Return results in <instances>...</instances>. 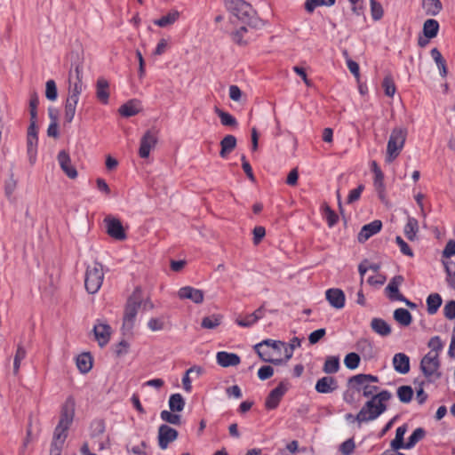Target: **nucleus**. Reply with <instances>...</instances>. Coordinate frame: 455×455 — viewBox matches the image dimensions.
<instances>
[{"instance_id": "1", "label": "nucleus", "mask_w": 455, "mask_h": 455, "mask_svg": "<svg viewBox=\"0 0 455 455\" xmlns=\"http://www.w3.org/2000/svg\"><path fill=\"white\" fill-rule=\"evenodd\" d=\"M391 397L392 394L388 390H381L371 397L355 416L356 422L360 425L377 419L387 411V403Z\"/></svg>"}, {"instance_id": "2", "label": "nucleus", "mask_w": 455, "mask_h": 455, "mask_svg": "<svg viewBox=\"0 0 455 455\" xmlns=\"http://www.w3.org/2000/svg\"><path fill=\"white\" fill-rule=\"evenodd\" d=\"M225 7L238 20L255 29L264 27V21L257 16L251 4L244 0H225Z\"/></svg>"}, {"instance_id": "3", "label": "nucleus", "mask_w": 455, "mask_h": 455, "mask_svg": "<svg viewBox=\"0 0 455 455\" xmlns=\"http://www.w3.org/2000/svg\"><path fill=\"white\" fill-rule=\"evenodd\" d=\"M284 342L267 339L254 346V350L264 362L279 365L283 363L282 347Z\"/></svg>"}, {"instance_id": "4", "label": "nucleus", "mask_w": 455, "mask_h": 455, "mask_svg": "<svg viewBox=\"0 0 455 455\" xmlns=\"http://www.w3.org/2000/svg\"><path fill=\"white\" fill-rule=\"evenodd\" d=\"M104 279L103 267L100 263L88 266L85 272L84 286L86 291L94 294L98 292Z\"/></svg>"}, {"instance_id": "5", "label": "nucleus", "mask_w": 455, "mask_h": 455, "mask_svg": "<svg viewBox=\"0 0 455 455\" xmlns=\"http://www.w3.org/2000/svg\"><path fill=\"white\" fill-rule=\"evenodd\" d=\"M139 292V289H136L127 300L123 323V329L127 332L133 329L138 309L140 307V297Z\"/></svg>"}, {"instance_id": "6", "label": "nucleus", "mask_w": 455, "mask_h": 455, "mask_svg": "<svg viewBox=\"0 0 455 455\" xmlns=\"http://www.w3.org/2000/svg\"><path fill=\"white\" fill-rule=\"evenodd\" d=\"M84 88L82 67L79 64H72V68L68 74V92L67 99L79 101V97Z\"/></svg>"}, {"instance_id": "7", "label": "nucleus", "mask_w": 455, "mask_h": 455, "mask_svg": "<svg viewBox=\"0 0 455 455\" xmlns=\"http://www.w3.org/2000/svg\"><path fill=\"white\" fill-rule=\"evenodd\" d=\"M420 369L429 381L440 379V361L435 353H427L420 361Z\"/></svg>"}, {"instance_id": "8", "label": "nucleus", "mask_w": 455, "mask_h": 455, "mask_svg": "<svg viewBox=\"0 0 455 455\" xmlns=\"http://www.w3.org/2000/svg\"><path fill=\"white\" fill-rule=\"evenodd\" d=\"M289 387L290 384L288 382L281 381L278 386L274 388L267 395L265 402L266 408L267 410L275 409L279 405L282 397L288 391Z\"/></svg>"}, {"instance_id": "9", "label": "nucleus", "mask_w": 455, "mask_h": 455, "mask_svg": "<svg viewBox=\"0 0 455 455\" xmlns=\"http://www.w3.org/2000/svg\"><path fill=\"white\" fill-rule=\"evenodd\" d=\"M75 410H76V401L75 398L69 395L64 402L60 410V421L61 425H65L70 427L74 417H75Z\"/></svg>"}, {"instance_id": "10", "label": "nucleus", "mask_w": 455, "mask_h": 455, "mask_svg": "<svg viewBox=\"0 0 455 455\" xmlns=\"http://www.w3.org/2000/svg\"><path fill=\"white\" fill-rule=\"evenodd\" d=\"M178 431L166 424L158 428V445L161 450H166L169 444L178 438Z\"/></svg>"}, {"instance_id": "11", "label": "nucleus", "mask_w": 455, "mask_h": 455, "mask_svg": "<svg viewBox=\"0 0 455 455\" xmlns=\"http://www.w3.org/2000/svg\"><path fill=\"white\" fill-rule=\"evenodd\" d=\"M93 332L100 347H102L106 346L110 339L111 327L107 323L98 320L97 323L93 326Z\"/></svg>"}, {"instance_id": "12", "label": "nucleus", "mask_w": 455, "mask_h": 455, "mask_svg": "<svg viewBox=\"0 0 455 455\" xmlns=\"http://www.w3.org/2000/svg\"><path fill=\"white\" fill-rule=\"evenodd\" d=\"M178 296L180 299H188L196 304H201L204 299V293L202 290L192 286H184L178 291Z\"/></svg>"}, {"instance_id": "13", "label": "nucleus", "mask_w": 455, "mask_h": 455, "mask_svg": "<svg viewBox=\"0 0 455 455\" xmlns=\"http://www.w3.org/2000/svg\"><path fill=\"white\" fill-rule=\"evenodd\" d=\"M265 315V308L263 306L259 307L253 313L248 314L243 317L239 315L235 318V323L243 328H250L253 326L259 319Z\"/></svg>"}, {"instance_id": "14", "label": "nucleus", "mask_w": 455, "mask_h": 455, "mask_svg": "<svg viewBox=\"0 0 455 455\" xmlns=\"http://www.w3.org/2000/svg\"><path fill=\"white\" fill-rule=\"evenodd\" d=\"M107 233L116 240H124L126 237L122 223L117 219L107 217L104 220Z\"/></svg>"}, {"instance_id": "15", "label": "nucleus", "mask_w": 455, "mask_h": 455, "mask_svg": "<svg viewBox=\"0 0 455 455\" xmlns=\"http://www.w3.org/2000/svg\"><path fill=\"white\" fill-rule=\"evenodd\" d=\"M57 159L61 170L69 179L73 180L77 177V171L72 164L69 154L67 151H60Z\"/></svg>"}, {"instance_id": "16", "label": "nucleus", "mask_w": 455, "mask_h": 455, "mask_svg": "<svg viewBox=\"0 0 455 455\" xmlns=\"http://www.w3.org/2000/svg\"><path fill=\"white\" fill-rule=\"evenodd\" d=\"M327 301L331 307L341 309L345 306L346 297L342 290L338 288L328 289L325 292Z\"/></svg>"}, {"instance_id": "17", "label": "nucleus", "mask_w": 455, "mask_h": 455, "mask_svg": "<svg viewBox=\"0 0 455 455\" xmlns=\"http://www.w3.org/2000/svg\"><path fill=\"white\" fill-rule=\"evenodd\" d=\"M382 223L380 220H373L369 224L364 225L358 234V241L363 243L370 237L376 235L381 230Z\"/></svg>"}, {"instance_id": "18", "label": "nucleus", "mask_w": 455, "mask_h": 455, "mask_svg": "<svg viewBox=\"0 0 455 455\" xmlns=\"http://www.w3.org/2000/svg\"><path fill=\"white\" fill-rule=\"evenodd\" d=\"M216 361L219 365L224 368L236 366L241 362L238 355L226 351L218 352L216 354Z\"/></svg>"}, {"instance_id": "19", "label": "nucleus", "mask_w": 455, "mask_h": 455, "mask_svg": "<svg viewBox=\"0 0 455 455\" xmlns=\"http://www.w3.org/2000/svg\"><path fill=\"white\" fill-rule=\"evenodd\" d=\"M395 371L400 374H406L410 371V357L404 353H397L392 360Z\"/></svg>"}, {"instance_id": "20", "label": "nucleus", "mask_w": 455, "mask_h": 455, "mask_svg": "<svg viewBox=\"0 0 455 455\" xmlns=\"http://www.w3.org/2000/svg\"><path fill=\"white\" fill-rule=\"evenodd\" d=\"M403 282V278L401 275H395L394 276L390 282L388 283L387 286L386 287V292L387 297L390 300H398V298H401L403 296L399 292V286Z\"/></svg>"}, {"instance_id": "21", "label": "nucleus", "mask_w": 455, "mask_h": 455, "mask_svg": "<svg viewBox=\"0 0 455 455\" xmlns=\"http://www.w3.org/2000/svg\"><path fill=\"white\" fill-rule=\"evenodd\" d=\"M372 331L381 337H387L391 334V326L382 318L375 317L371 321Z\"/></svg>"}, {"instance_id": "22", "label": "nucleus", "mask_w": 455, "mask_h": 455, "mask_svg": "<svg viewBox=\"0 0 455 455\" xmlns=\"http://www.w3.org/2000/svg\"><path fill=\"white\" fill-rule=\"evenodd\" d=\"M96 97L102 104H108L109 99V84L103 77H100L97 80Z\"/></svg>"}, {"instance_id": "23", "label": "nucleus", "mask_w": 455, "mask_h": 455, "mask_svg": "<svg viewBox=\"0 0 455 455\" xmlns=\"http://www.w3.org/2000/svg\"><path fill=\"white\" fill-rule=\"evenodd\" d=\"M337 388V381L332 377H323L315 384V390L321 394H329Z\"/></svg>"}, {"instance_id": "24", "label": "nucleus", "mask_w": 455, "mask_h": 455, "mask_svg": "<svg viewBox=\"0 0 455 455\" xmlns=\"http://www.w3.org/2000/svg\"><path fill=\"white\" fill-rule=\"evenodd\" d=\"M180 17V12L177 10H171L166 15L156 19L153 23L160 28H167L173 25Z\"/></svg>"}, {"instance_id": "25", "label": "nucleus", "mask_w": 455, "mask_h": 455, "mask_svg": "<svg viewBox=\"0 0 455 455\" xmlns=\"http://www.w3.org/2000/svg\"><path fill=\"white\" fill-rule=\"evenodd\" d=\"M140 110V101L137 100H131L125 104L122 105L118 112L122 116L130 117L137 115Z\"/></svg>"}, {"instance_id": "26", "label": "nucleus", "mask_w": 455, "mask_h": 455, "mask_svg": "<svg viewBox=\"0 0 455 455\" xmlns=\"http://www.w3.org/2000/svg\"><path fill=\"white\" fill-rule=\"evenodd\" d=\"M407 432V425L403 424L396 428L395 437L391 441L390 447L393 450L405 449V443L403 437Z\"/></svg>"}, {"instance_id": "27", "label": "nucleus", "mask_w": 455, "mask_h": 455, "mask_svg": "<svg viewBox=\"0 0 455 455\" xmlns=\"http://www.w3.org/2000/svg\"><path fill=\"white\" fill-rule=\"evenodd\" d=\"M443 303L440 294L431 293L427 298V311L429 315H435Z\"/></svg>"}, {"instance_id": "28", "label": "nucleus", "mask_w": 455, "mask_h": 455, "mask_svg": "<svg viewBox=\"0 0 455 455\" xmlns=\"http://www.w3.org/2000/svg\"><path fill=\"white\" fill-rule=\"evenodd\" d=\"M77 103L78 101L75 100H66L63 115L64 124H70L73 121L76 115Z\"/></svg>"}, {"instance_id": "29", "label": "nucleus", "mask_w": 455, "mask_h": 455, "mask_svg": "<svg viewBox=\"0 0 455 455\" xmlns=\"http://www.w3.org/2000/svg\"><path fill=\"white\" fill-rule=\"evenodd\" d=\"M76 366L82 373H87L92 367V358L89 353H83L76 357Z\"/></svg>"}, {"instance_id": "30", "label": "nucleus", "mask_w": 455, "mask_h": 455, "mask_svg": "<svg viewBox=\"0 0 455 455\" xmlns=\"http://www.w3.org/2000/svg\"><path fill=\"white\" fill-rule=\"evenodd\" d=\"M404 235L405 236L411 240H415L417 236V233L419 231V223L418 220L413 217H408L407 223L404 226Z\"/></svg>"}, {"instance_id": "31", "label": "nucleus", "mask_w": 455, "mask_h": 455, "mask_svg": "<svg viewBox=\"0 0 455 455\" xmlns=\"http://www.w3.org/2000/svg\"><path fill=\"white\" fill-rule=\"evenodd\" d=\"M394 319L403 326H408L412 322L411 313L403 307L397 308L394 311Z\"/></svg>"}, {"instance_id": "32", "label": "nucleus", "mask_w": 455, "mask_h": 455, "mask_svg": "<svg viewBox=\"0 0 455 455\" xmlns=\"http://www.w3.org/2000/svg\"><path fill=\"white\" fill-rule=\"evenodd\" d=\"M168 404L170 410L172 412H180L183 411L186 403L183 396L180 394L177 393L171 395V396L169 397Z\"/></svg>"}, {"instance_id": "33", "label": "nucleus", "mask_w": 455, "mask_h": 455, "mask_svg": "<svg viewBox=\"0 0 455 455\" xmlns=\"http://www.w3.org/2000/svg\"><path fill=\"white\" fill-rule=\"evenodd\" d=\"M439 29V24L437 20L428 19L424 22L423 33L427 38H434L436 36Z\"/></svg>"}, {"instance_id": "34", "label": "nucleus", "mask_w": 455, "mask_h": 455, "mask_svg": "<svg viewBox=\"0 0 455 455\" xmlns=\"http://www.w3.org/2000/svg\"><path fill=\"white\" fill-rule=\"evenodd\" d=\"M426 435V431L422 427L416 428L409 436L407 443H405V449L409 450L413 448L420 440Z\"/></svg>"}, {"instance_id": "35", "label": "nucleus", "mask_w": 455, "mask_h": 455, "mask_svg": "<svg viewBox=\"0 0 455 455\" xmlns=\"http://www.w3.org/2000/svg\"><path fill=\"white\" fill-rule=\"evenodd\" d=\"M358 391L363 392V395L371 398L379 393V387L365 381L364 384H352Z\"/></svg>"}, {"instance_id": "36", "label": "nucleus", "mask_w": 455, "mask_h": 455, "mask_svg": "<svg viewBox=\"0 0 455 455\" xmlns=\"http://www.w3.org/2000/svg\"><path fill=\"white\" fill-rule=\"evenodd\" d=\"M422 4L428 15L435 16L442 10V4L440 0H423Z\"/></svg>"}, {"instance_id": "37", "label": "nucleus", "mask_w": 455, "mask_h": 455, "mask_svg": "<svg viewBox=\"0 0 455 455\" xmlns=\"http://www.w3.org/2000/svg\"><path fill=\"white\" fill-rule=\"evenodd\" d=\"M68 427L58 423L54 430L52 442L58 444H64L66 438L68 436Z\"/></svg>"}, {"instance_id": "38", "label": "nucleus", "mask_w": 455, "mask_h": 455, "mask_svg": "<svg viewBox=\"0 0 455 455\" xmlns=\"http://www.w3.org/2000/svg\"><path fill=\"white\" fill-rule=\"evenodd\" d=\"M203 371V369L199 366L190 367L185 373L182 378V385L183 388L186 392L189 393L192 390L191 379L189 377L190 373L196 372L197 375H200Z\"/></svg>"}, {"instance_id": "39", "label": "nucleus", "mask_w": 455, "mask_h": 455, "mask_svg": "<svg viewBox=\"0 0 455 455\" xmlns=\"http://www.w3.org/2000/svg\"><path fill=\"white\" fill-rule=\"evenodd\" d=\"M339 369V358L338 356H329L326 358L323 371L328 374L336 373Z\"/></svg>"}, {"instance_id": "40", "label": "nucleus", "mask_w": 455, "mask_h": 455, "mask_svg": "<svg viewBox=\"0 0 455 455\" xmlns=\"http://www.w3.org/2000/svg\"><path fill=\"white\" fill-rule=\"evenodd\" d=\"M403 144H387L386 162L392 163L403 150Z\"/></svg>"}, {"instance_id": "41", "label": "nucleus", "mask_w": 455, "mask_h": 455, "mask_svg": "<svg viewBox=\"0 0 455 455\" xmlns=\"http://www.w3.org/2000/svg\"><path fill=\"white\" fill-rule=\"evenodd\" d=\"M221 320L222 316L220 315H212L203 318L201 326L212 330L218 327L221 323Z\"/></svg>"}, {"instance_id": "42", "label": "nucleus", "mask_w": 455, "mask_h": 455, "mask_svg": "<svg viewBox=\"0 0 455 455\" xmlns=\"http://www.w3.org/2000/svg\"><path fill=\"white\" fill-rule=\"evenodd\" d=\"M160 418L162 420H164L169 424H172V425L179 426L181 423L180 415L177 414L175 412H172L171 410L170 411H166V410L162 411L160 413Z\"/></svg>"}, {"instance_id": "43", "label": "nucleus", "mask_w": 455, "mask_h": 455, "mask_svg": "<svg viewBox=\"0 0 455 455\" xmlns=\"http://www.w3.org/2000/svg\"><path fill=\"white\" fill-rule=\"evenodd\" d=\"M365 381L368 383L379 382V378L371 374H357L349 379L350 384H364Z\"/></svg>"}, {"instance_id": "44", "label": "nucleus", "mask_w": 455, "mask_h": 455, "mask_svg": "<svg viewBox=\"0 0 455 455\" xmlns=\"http://www.w3.org/2000/svg\"><path fill=\"white\" fill-rule=\"evenodd\" d=\"M396 394L400 402L408 403L412 399L413 390L410 386H401L397 388Z\"/></svg>"}, {"instance_id": "45", "label": "nucleus", "mask_w": 455, "mask_h": 455, "mask_svg": "<svg viewBox=\"0 0 455 455\" xmlns=\"http://www.w3.org/2000/svg\"><path fill=\"white\" fill-rule=\"evenodd\" d=\"M106 424L103 419H96L92 421L90 426V433L92 437H98L105 432Z\"/></svg>"}, {"instance_id": "46", "label": "nucleus", "mask_w": 455, "mask_h": 455, "mask_svg": "<svg viewBox=\"0 0 455 455\" xmlns=\"http://www.w3.org/2000/svg\"><path fill=\"white\" fill-rule=\"evenodd\" d=\"M216 113L218 114L222 125L230 127H235L237 125L236 119L229 113L218 108L216 109Z\"/></svg>"}, {"instance_id": "47", "label": "nucleus", "mask_w": 455, "mask_h": 455, "mask_svg": "<svg viewBox=\"0 0 455 455\" xmlns=\"http://www.w3.org/2000/svg\"><path fill=\"white\" fill-rule=\"evenodd\" d=\"M248 32V28L246 26H242L239 29L235 30L231 34L232 40L239 44L245 45L248 43L247 39H244V35Z\"/></svg>"}, {"instance_id": "48", "label": "nucleus", "mask_w": 455, "mask_h": 455, "mask_svg": "<svg viewBox=\"0 0 455 455\" xmlns=\"http://www.w3.org/2000/svg\"><path fill=\"white\" fill-rule=\"evenodd\" d=\"M45 97L51 101H55L58 98L57 85L52 79L45 84Z\"/></svg>"}, {"instance_id": "49", "label": "nucleus", "mask_w": 455, "mask_h": 455, "mask_svg": "<svg viewBox=\"0 0 455 455\" xmlns=\"http://www.w3.org/2000/svg\"><path fill=\"white\" fill-rule=\"evenodd\" d=\"M373 185L379 196L382 199L386 189L383 172L374 175Z\"/></svg>"}, {"instance_id": "50", "label": "nucleus", "mask_w": 455, "mask_h": 455, "mask_svg": "<svg viewBox=\"0 0 455 455\" xmlns=\"http://www.w3.org/2000/svg\"><path fill=\"white\" fill-rule=\"evenodd\" d=\"M344 363L349 370H355L359 366L360 356L356 353H349L345 356Z\"/></svg>"}, {"instance_id": "51", "label": "nucleus", "mask_w": 455, "mask_h": 455, "mask_svg": "<svg viewBox=\"0 0 455 455\" xmlns=\"http://www.w3.org/2000/svg\"><path fill=\"white\" fill-rule=\"evenodd\" d=\"M37 119H30L29 126L27 131L28 142L37 141L38 140V127L36 125Z\"/></svg>"}, {"instance_id": "52", "label": "nucleus", "mask_w": 455, "mask_h": 455, "mask_svg": "<svg viewBox=\"0 0 455 455\" xmlns=\"http://www.w3.org/2000/svg\"><path fill=\"white\" fill-rule=\"evenodd\" d=\"M39 104V97L36 92L30 94L29 114L30 119H37V107Z\"/></svg>"}, {"instance_id": "53", "label": "nucleus", "mask_w": 455, "mask_h": 455, "mask_svg": "<svg viewBox=\"0 0 455 455\" xmlns=\"http://www.w3.org/2000/svg\"><path fill=\"white\" fill-rule=\"evenodd\" d=\"M428 347L430 351L428 353H435L439 356V353L443 348V343L442 342L439 336L432 337L428 341Z\"/></svg>"}, {"instance_id": "54", "label": "nucleus", "mask_w": 455, "mask_h": 455, "mask_svg": "<svg viewBox=\"0 0 455 455\" xmlns=\"http://www.w3.org/2000/svg\"><path fill=\"white\" fill-rule=\"evenodd\" d=\"M382 86L384 88L385 94L387 96H388V97L394 96L396 89H395L394 80L390 75L385 76L383 83H382Z\"/></svg>"}, {"instance_id": "55", "label": "nucleus", "mask_w": 455, "mask_h": 455, "mask_svg": "<svg viewBox=\"0 0 455 455\" xmlns=\"http://www.w3.org/2000/svg\"><path fill=\"white\" fill-rule=\"evenodd\" d=\"M406 137V130L396 128L391 133L388 142H405Z\"/></svg>"}, {"instance_id": "56", "label": "nucleus", "mask_w": 455, "mask_h": 455, "mask_svg": "<svg viewBox=\"0 0 455 455\" xmlns=\"http://www.w3.org/2000/svg\"><path fill=\"white\" fill-rule=\"evenodd\" d=\"M371 3V13L374 20H379L383 16L382 5L375 0H370Z\"/></svg>"}, {"instance_id": "57", "label": "nucleus", "mask_w": 455, "mask_h": 455, "mask_svg": "<svg viewBox=\"0 0 455 455\" xmlns=\"http://www.w3.org/2000/svg\"><path fill=\"white\" fill-rule=\"evenodd\" d=\"M25 356H26L25 348L21 346H19L17 347L15 356H14V362H13V368H14L15 373L18 372L20 366V362L25 358Z\"/></svg>"}, {"instance_id": "58", "label": "nucleus", "mask_w": 455, "mask_h": 455, "mask_svg": "<svg viewBox=\"0 0 455 455\" xmlns=\"http://www.w3.org/2000/svg\"><path fill=\"white\" fill-rule=\"evenodd\" d=\"M158 140H160L158 131L155 128H152L145 132L140 140V142H157Z\"/></svg>"}, {"instance_id": "59", "label": "nucleus", "mask_w": 455, "mask_h": 455, "mask_svg": "<svg viewBox=\"0 0 455 455\" xmlns=\"http://www.w3.org/2000/svg\"><path fill=\"white\" fill-rule=\"evenodd\" d=\"M443 315L449 320L455 319V300H450L445 304Z\"/></svg>"}, {"instance_id": "60", "label": "nucleus", "mask_w": 455, "mask_h": 455, "mask_svg": "<svg viewBox=\"0 0 455 455\" xmlns=\"http://www.w3.org/2000/svg\"><path fill=\"white\" fill-rule=\"evenodd\" d=\"M274 374L273 367L269 365L261 366L258 371V377L261 380H266L272 377Z\"/></svg>"}, {"instance_id": "61", "label": "nucleus", "mask_w": 455, "mask_h": 455, "mask_svg": "<svg viewBox=\"0 0 455 455\" xmlns=\"http://www.w3.org/2000/svg\"><path fill=\"white\" fill-rule=\"evenodd\" d=\"M395 242H396L397 245L399 246L400 251L403 254L410 256V257L413 256L412 250L410 248V246L407 244V243L403 241V239L401 236H396Z\"/></svg>"}, {"instance_id": "62", "label": "nucleus", "mask_w": 455, "mask_h": 455, "mask_svg": "<svg viewBox=\"0 0 455 455\" xmlns=\"http://www.w3.org/2000/svg\"><path fill=\"white\" fill-rule=\"evenodd\" d=\"M364 189V186L363 184L359 185L356 188L350 190L348 196H347V204H352L355 201H357L362 192Z\"/></svg>"}, {"instance_id": "63", "label": "nucleus", "mask_w": 455, "mask_h": 455, "mask_svg": "<svg viewBox=\"0 0 455 455\" xmlns=\"http://www.w3.org/2000/svg\"><path fill=\"white\" fill-rule=\"evenodd\" d=\"M355 450V443L353 439H347V441L343 442L340 445V451L344 455H350Z\"/></svg>"}, {"instance_id": "64", "label": "nucleus", "mask_w": 455, "mask_h": 455, "mask_svg": "<svg viewBox=\"0 0 455 455\" xmlns=\"http://www.w3.org/2000/svg\"><path fill=\"white\" fill-rule=\"evenodd\" d=\"M445 272H446V282L449 286L455 290V269L452 270L451 267L445 265Z\"/></svg>"}]
</instances>
